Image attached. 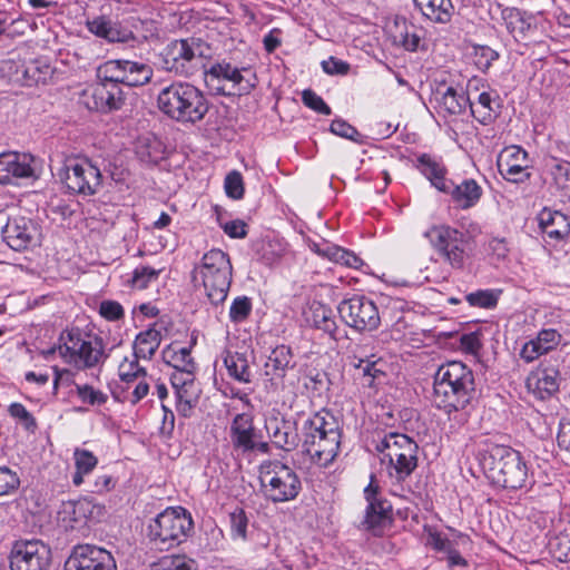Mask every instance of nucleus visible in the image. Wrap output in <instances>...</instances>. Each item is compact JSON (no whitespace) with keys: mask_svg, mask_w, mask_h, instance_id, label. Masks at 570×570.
I'll use <instances>...</instances> for the list:
<instances>
[{"mask_svg":"<svg viewBox=\"0 0 570 570\" xmlns=\"http://www.w3.org/2000/svg\"><path fill=\"white\" fill-rule=\"evenodd\" d=\"M480 396L475 373L466 364L452 361L438 368L433 382V402L448 415L474 407Z\"/></svg>","mask_w":570,"mask_h":570,"instance_id":"f257e3e1","label":"nucleus"},{"mask_svg":"<svg viewBox=\"0 0 570 570\" xmlns=\"http://www.w3.org/2000/svg\"><path fill=\"white\" fill-rule=\"evenodd\" d=\"M485 478L495 487L508 491H529L535 484L533 473L519 451L490 443L478 453Z\"/></svg>","mask_w":570,"mask_h":570,"instance_id":"f03ea898","label":"nucleus"},{"mask_svg":"<svg viewBox=\"0 0 570 570\" xmlns=\"http://www.w3.org/2000/svg\"><path fill=\"white\" fill-rule=\"evenodd\" d=\"M302 451L318 466L327 468L341 450L342 426L327 409L309 414L302 423Z\"/></svg>","mask_w":570,"mask_h":570,"instance_id":"7ed1b4c3","label":"nucleus"},{"mask_svg":"<svg viewBox=\"0 0 570 570\" xmlns=\"http://www.w3.org/2000/svg\"><path fill=\"white\" fill-rule=\"evenodd\" d=\"M157 107L176 122L196 125L208 114L210 102L205 92L195 85L174 81L159 91Z\"/></svg>","mask_w":570,"mask_h":570,"instance_id":"20e7f679","label":"nucleus"},{"mask_svg":"<svg viewBox=\"0 0 570 570\" xmlns=\"http://www.w3.org/2000/svg\"><path fill=\"white\" fill-rule=\"evenodd\" d=\"M194 531V520L183 507H169L151 518L145 529L149 544L168 551L186 542Z\"/></svg>","mask_w":570,"mask_h":570,"instance_id":"39448f33","label":"nucleus"},{"mask_svg":"<svg viewBox=\"0 0 570 570\" xmlns=\"http://www.w3.org/2000/svg\"><path fill=\"white\" fill-rule=\"evenodd\" d=\"M212 57L210 46L202 38L173 40L160 52L161 68L179 77L190 78L205 71Z\"/></svg>","mask_w":570,"mask_h":570,"instance_id":"423d86ee","label":"nucleus"},{"mask_svg":"<svg viewBox=\"0 0 570 570\" xmlns=\"http://www.w3.org/2000/svg\"><path fill=\"white\" fill-rule=\"evenodd\" d=\"M58 351L63 362L77 370L94 368L109 357L104 338L97 334L83 333L79 327L67 328L60 333Z\"/></svg>","mask_w":570,"mask_h":570,"instance_id":"0eeeda50","label":"nucleus"},{"mask_svg":"<svg viewBox=\"0 0 570 570\" xmlns=\"http://www.w3.org/2000/svg\"><path fill=\"white\" fill-rule=\"evenodd\" d=\"M233 279V266L227 253L210 249L204 254L202 263L194 267L191 281L195 285L200 281L208 302L222 305L228 295Z\"/></svg>","mask_w":570,"mask_h":570,"instance_id":"6e6552de","label":"nucleus"},{"mask_svg":"<svg viewBox=\"0 0 570 570\" xmlns=\"http://www.w3.org/2000/svg\"><path fill=\"white\" fill-rule=\"evenodd\" d=\"M375 450L387 460L389 476L396 483L404 482L419 464V445L406 434L389 432L375 443Z\"/></svg>","mask_w":570,"mask_h":570,"instance_id":"1a4fd4ad","label":"nucleus"},{"mask_svg":"<svg viewBox=\"0 0 570 570\" xmlns=\"http://www.w3.org/2000/svg\"><path fill=\"white\" fill-rule=\"evenodd\" d=\"M259 482L265 499L274 504L293 501L303 490L298 473L278 460L261 465Z\"/></svg>","mask_w":570,"mask_h":570,"instance_id":"9d476101","label":"nucleus"},{"mask_svg":"<svg viewBox=\"0 0 570 570\" xmlns=\"http://www.w3.org/2000/svg\"><path fill=\"white\" fill-rule=\"evenodd\" d=\"M439 256L454 269H463L471 249L466 232L449 225H435L424 233Z\"/></svg>","mask_w":570,"mask_h":570,"instance_id":"9b49d317","label":"nucleus"},{"mask_svg":"<svg viewBox=\"0 0 570 570\" xmlns=\"http://www.w3.org/2000/svg\"><path fill=\"white\" fill-rule=\"evenodd\" d=\"M363 493L367 505L361 527L373 535H382L393 521V508L392 503L382 494L375 474H371L370 483Z\"/></svg>","mask_w":570,"mask_h":570,"instance_id":"f8f14e48","label":"nucleus"},{"mask_svg":"<svg viewBox=\"0 0 570 570\" xmlns=\"http://www.w3.org/2000/svg\"><path fill=\"white\" fill-rule=\"evenodd\" d=\"M337 312L341 320L358 333L375 331L381 324L377 306L364 295H353L343 299L337 306Z\"/></svg>","mask_w":570,"mask_h":570,"instance_id":"ddd939ff","label":"nucleus"},{"mask_svg":"<svg viewBox=\"0 0 570 570\" xmlns=\"http://www.w3.org/2000/svg\"><path fill=\"white\" fill-rule=\"evenodd\" d=\"M51 549L38 539H20L12 543L8 560L10 570H49Z\"/></svg>","mask_w":570,"mask_h":570,"instance_id":"4468645a","label":"nucleus"},{"mask_svg":"<svg viewBox=\"0 0 570 570\" xmlns=\"http://www.w3.org/2000/svg\"><path fill=\"white\" fill-rule=\"evenodd\" d=\"M62 183L71 194L91 196L98 193L102 175L99 167L91 160L78 158L66 164Z\"/></svg>","mask_w":570,"mask_h":570,"instance_id":"2eb2a0df","label":"nucleus"},{"mask_svg":"<svg viewBox=\"0 0 570 570\" xmlns=\"http://www.w3.org/2000/svg\"><path fill=\"white\" fill-rule=\"evenodd\" d=\"M3 242L13 250L22 252L40 243L39 224L26 216H10L1 227Z\"/></svg>","mask_w":570,"mask_h":570,"instance_id":"dca6fc26","label":"nucleus"},{"mask_svg":"<svg viewBox=\"0 0 570 570\" xmlns=\"http://www.w3.org/2000/svg\"><path fill=\"white\" fill-rule=\"evenodd\" d=\"M65 570H118L110 551L95 544H77L65 562Z\"/></svg>","mask_w":570,"mask_h":570,"instance_id":"f3484780","label":"nucleus"},{"mask_svg":"<svg viewBox=\"0 0 570 570\" xmlns=\"http://www.w3.org/2000/svg\"><path fill=\"white\" fill-rule=\"evenodd\" d=\"M532 159L527 150L520 146L505 148L498 159L500 175L510 183L522 184L532 176Z\"/></svg>","mask_w":570,"mask_h":570,"instance_id":"a211bd4d","label":"nucleus"},{"mask_svg":"<svg viewBox=\"0 0 570 570\" xmlns=\"http://www.w3.org/2000/svg\"><path fill=\"white\" fill-rule=\"evenodd\" d=\"M559 358L551 357L542 361L539 366L530 373L527 379V386L540 400H547L559 391L560 371Z\"/></svg>","mask_w":570,"mask_h":570,"instance_id":"6ab92c4d","label":"nucleus"},{"mask_svg":"<svg viewBox=\"0 0 570 570\" xmlns=\"http://www.w3.org/2000/svg\"><path fill=\"white\" fill-rule=\"evenodd\" d=\"M33 160L29 154H0V184L18 186L21 180H35L37 175L32 166Z\"/></svg>","mask_w":570,"mask_h":570,"instance_id":"aec40b11","label":"nucleus"},{"mask_svg":"<svg viewBox=\"0 0 570 570\" xmlns=\"http://www.w3.org/2000/svg\"><path fill=\"white\" fill-rule=\"evenodd\" d=\"M243 72H249L248 68H237L232 66L230 62L223 60L205 68L204 76L207 83L214 80H227L233 83V88L237 87L239 95L249 94L257 85V77L252 73L249 78L245 77Z\"/></svg>","mask_w":570,"mask_h":570,"instance_id":"412c9836","label":"nucleus"},{"mask_svg":"<svg viewBox=\"0 0 570 570\" xmlns=\"http://www.w3.org/2000/svg\"><path fill=\"white\" fill-rule=\"evenodd\" d=\"M296 366L295 355L291 346L276 345L271 350L265 363L264 375L273 385L282 384L287 372Z\"/></svg>","mask_w":570,"mask_h":570,"instance_id":"4be33fe9","label":"nucleus"},{"mask_svg":"<svg viewBox=\"0 0 570 570\" xmlns=\"http://www.w3.org/2000/svg\"><path fill=\"white\" fill-rule=\"evenodd\" d=\"M266 430L278 449L291 452L302 444V433L297 432L295 420L272 417L266 422Z\"/></svg>","mask_w":570,"mask_h":570,"instance_id":"5701e85b","label":"nucleus"},{"mask_svg":"<svg viewBox=\"0 0 570 570\" xmlns=\"http://www.w3.org/2000/svg\"><path fill=\"white\" fill-rule=\"evenodd\" d=\"M442 193L451 196L456 208L466 210L478 205L483 189L473 178H465L459 183L450 179Z\"/></svg>","mask_w":570,"mask_h":570,"instance_id":"b1692460","label":"nucleus"},{"mask_svg":"<svg viewBox=\"0 0 570 570\" xmlns=\"http://www.w3.org/2000/svg\"><path fill=\"white\" fill-rule=\"evenodd\" d=\"M92 106L90 108L98 112L109 114L121 109L125 105L126 95L117 85L99 81L92 88Z\"/></svg>","mask_w":570,"mask_h":570,"instance_id":"393cba45","label":"nucleus"},{"mask_svg":"<svg viewBox=\"0 0 570 570\" xmlns=\"http://www.w3.org/2000/svg\"><path fill=\"white\" fill-rule=\"evenodd\" d=\"M561 334L553 328L541 330L537 337L527 342L521 348L520 356L527 362L531 363L543 354H548L554 350L561 342Z\"/></svg>","mask_w":570,"mask_h":570,"instance_id":"a878e982","label":"nucleus"},{"mask_svg":"<svg viewBox=\"0 0 570 570\" xmlns=\"http://www.w3.org/2000/svg\"><path fill=\"white\" fill-rule=\"evenodd\" d=\"M394 42L402 46L406 51L415 52L426 50L425 30L405 18L395 20Z\"/></svg>","mask_w":570,"mask_h":570,"instance_id":"bb28decb","label":"nucleus"},{"mask_svg":"<svg viewBox=\"0 0 570 570\" xmlns=\"http://www.w3.org/2000/svg\"><path fill=\"white\" fill-rule=\"evenodd\" d=\"M257 433L253 417L246 413L235 415L230 424V440L235 450L244 453L254 451V439Z\"/></svg>","mask_w":570,"mask_h":570,"instance_id":"cd10ccee","label":"nucleus"},{"mask_svg":"<svg viewBox=\"0 0 570 570\" xmlns=\"http://www.w3.org/2000/svg\"><path fill=\"white\" fill-rule=\"evenodd\" d=\"M413 3L423 19L434 24L450 23L455 13L452 0H413Z\"/></svg>","mask_w":570,"mask_h":570,"instance_id":"c85d7f7f","label":"nucleus"},{"mask_svg":"<svg viewBox=\"0 0 570 570\" xmlns=\"http://www.w3.org/2000/svg\"><path fill=\"white\" fill-rule=\"evenodd\" d=\"M87 27L91 33L109 42H127L135 38L131 30L104 16L88 21Z\"/></svg>","mask_w":570,"mask_h":570,"instance_id":"c756f323","label":"nucleus"},{"mask_svg":"<svg viewBox=\"0 0 570 570\" xmlns=\"http://www.w3.org/2000/svg\"><path fill=\"white\" fill-rule=\"evenodd\" d=\"M305 321L311 327L322 331L335 341L338 340V326L334 313L325 304L313 302L305 312Z\"/></svg>","mask_w":570,"mask_h":570,"instance_id":"7c9ffc66","label":"nucleus"},{"mask_svg":"<svg viewBox=\"0 0 570 570\" xmlns=\"http://www.w3.org/2000/svg\"><path fill=\"white\" fill-rule=\"evenodd\" d=\"M539 227L549 238L560 240L570 234L569 217L559 210L544 207L538 214Z\"/></svg>","mask_w":570,"mask_h":570,"instance_id":"2f4dec72","label":"nucleus"},{"mask_svg":"<svg viewBox=\"0 0 570 570\" xmlns=\"http://www.w3.org/2000/svg\"><path fill=\"white\" fill-rule=\"evenodd\" d=\"M434 99L440 110L454 116L463 114L470 102V98L464 91H458L454 87L445 83L438 86Z\"/></svg>","mask_w":570,"mask_h":570,"instance_id":"473e14b6","label":"nucleus"},{"mask_svg":"<svg viewBox=\"0 0 570 570\" xmlns=\"http://www.w3.org/2000/svg\"><path fill=\"white\" fill-rule=\"evenodd\" d=\"M222 358L229 377L242 384L253 382L254 373L246 353L225 348Z\"/></svg>","mask_w":570,"mask_h":570,"instance_id":"72a5a7b5","label":"nucleus"},{"mask_svg":"<svg viewBox=\"0 0 570 570\" xmlns=\"http://www.w3.org/2000/svg\"><path fill=\"white\" fill-rule=\"evenodd\" d=\"M500 98L498 95L494 97L489 92H481L478 97L476 104L469 102L470 111L473 118L482 125H490L495 120L500 112Z\"/></svg>","mask_w":570,"mask_h":570,"instance_id":"f704fd0d","label":"nucleus"},{"mask_svg":"<svg viewBox=\"0 0 570 570\" xmlns=\"http://www.w3.org/2000/svg\"><path fill=\"white\" fill-rule=\"evenodd\" d=\"M286 252L285 244L279 239H262L255 244L254 254L257 262L267 267H274Z\"/></svg>","mask_w":570,"mask_h":570,"instance_id":"c9c22d12","label":"nucleus"},{"mask_svg":"<svg viewBox=\"0 0 570 570\" xmlns=\"http://www.w3.org/2000/svg\"><path fill=\"white\" fill-rule=\"evenodd\" d=\"M373 357L374 355L371 357H353L354 362L352 364L364 387H374L376 380L385 376L384 370L380 366L381 362L379 360H373Z\"/></svg>","mask_w":570,"mask_h":570,"instance_id":"e433bc0d","label":"nucleus"},{"mask_svg":"<svg viewBox=\"0 0 570 570\" xmlns=\"http://www.w3.org/2000/svg\"><path fill=\"white\" fill-rule=\"evenodd\" d=\"M124 70L125 86L140 87L148 83L153 77V68L145 62L120 59Z\"/></svg>","mask_w":570,"mask_h":570,"instance_id":"4c0bfd02","label":"nucleus"},{"mask_svg":"<svg viewBox=\"0 0 570 570\" xmlns=\"http://www.w3.org/2000/svg\"><path fill=\"white\" fill-rule=\"evenodd\" d=\"M106 514V508L91 497H85L73 503L72 515L76 522H99Z\"/></svg>","mask_w":570,"mask_h":570,"instance_id":"58836bf2","label":"nucleus"},{"mask_svg":"<svg viewBox=\"0 0 570 570\" xmlns=\"http://www.w3.org/2000/svg\"><path fill=\"white\" fill-rule=\"evenodd\" d=\"M501 17L507 30L512 35L515 41L525 39L531 29V22L524 17L521 10L508 7L501 11Z\"/></svg>","mask_w":570,"mask_h":570,"instance_id":"ea45409f","label":"nucleus"},{"mask_svg":"<svg viewBox=\"0 0 570 570\" xmlns=\"http://www.w3.org/2000/svg\"><path fill=\"white\" fill-rule=\"evenodd\" d=\"M161 342L160 331L156 324L140 332L135 340V356L151 360Z\"/></svg>","mask_w":570,"mask_h":570,"instance_id":"a19ab883","label":"nucleus"},{"mask_svg":"<svg viewBox=\"0 0 570 570\" xmlns=\"http://www.w3.org/2000/svg\"><path fill=\"white\" fill-rule=\"evenodd\" d=\"M417 163L422 167V174L431 181L432 186L442 193L450 180L445 177L446 168L429 154L420 155Z\"/></svg>","mask_w":570,"mask_h":570,"instance_id":"79ce46f5","label":"nucleus"},{"mask_svg":"<svg viewBox=\"0 0 570 570\" xmlns=\"http://www.w3.org/2000/svg\"><path fill=\"white\" fill-rule=\"evenodd\" d=\"M73 461L76 471L72 474V484L80 487L85 482V476L89 475L98 465V458L89 450L76 448Z\"/></svg>","mask_w":570,"mask_h":570,"instance_id":"37998d69","label":"nucleus"},{"mask_svg":"<svg viewBox=\"0 0 570 570\" xmlns=\"http://www.w3.org/2000/svg\"><path fill=\"white\" fill-rule=\"evenodd\" d=\"M53 69L43 59H35L28 62L23 69V79L27 86L47 83L51 79Z\"/></svg>","mask_w":570,"mask_h":570,"instance_id":"c03bdc74","label":"nucleus"},{"mask_svg":"<svg viewBox=\"0 0 570 570\" xmlns=\"http://www.w3.org/2000/svg\"><path fill=\"white\" fill-rule=\"evenodd\" d=\"M161 356L174 370H196V363L190 355L189 347L175 350L171 345H168L163 350Z\"/></svg>","mask_w":570,"mask_h":570,"instance_id":"a18cd8bd","label":"nucleus"},{"mask_svg":"<svg viewBox=\"0 0 570 570\" xmlns=\"http://www.w3.org/2000/svg\"><path fill=\"white\" fill-rule=\"evenodd\" d=\"M176 411L185 419L191 417L199 401V391L195 387L175 390Z\"/></svg>","mask_w":570,"mask_h":570,"instance_id":"49530a36","label":"nucleus"},{"mask_svg":"<svg viewBox=\"0 0 570 570\" xmlns=\"http://www.w3.org/2000/svg\"><path fill=\"white\" fill-rule=\"evenodd\" d=\"M548 549L559 562L570 561V529H566L549 540Z\"/></svg>","mask_w":570,"mask_h":570,"instance_id":"de8ad7c7","label":"nucleus"},{"mask_svg":"<svg viewBox=\"0 0 570 570\" xmlns=\"http://www.w3.org/2000/svg\"><path fill=\"white\" fill-rule=\"evenodd\" d=\"M500 289H478L465 295V301L472 307L492 309L498 305Z\"/></svg>","mask_w":570,"mask_h":570,"instance_id":"09e8293b","label":"nucleus"},{"mask_svg":"<svg viewBox=\"0 0 570 570\" xmlns=\"http://www.w3.org/2000/svg\"><path fill=\"white\" fill-rule=\"evenodd\" d=\"M151 570H197V563L186 556H165L151 564Z\"/></svg>","mask_w":570,"mask_h":570,"instance_id":"8fccbe9b","label":"nucleus"},{"mask_svg":"<svg viewBox=\"0 0 570 570\" xmlns=\"http://www.w3.org/2000/svg\"><path fill=\"white\" fill-rule=\"evenodd\" d=\"M328 374L324 371L311 370L305 375L304 387L313 395L321 396L330 390Z\"/></svg>","mask_w":570,"mask_h":570,"instance_id":"3c124183","label":"nucleus"},{"mask_svg":"<svg viewBox=\"0 0 570 570\" xmlns=\"http://www.w3.org/2000/svg\"><path fill=\"white\" fill-rule=\"evenodd\" d=\"M8 412L27 432L35 433L37 431V420L23 404L12 403L9 405Z\"/></svg>","mask_w":570,"mask_h":570,"instance_id":"603ef678","label":"nucleus"},{"mask_svg":"<svg viewBox=\"0 0 570 570\" xmlns=\"http://www.w3.org/2000/svg\"><path fill=\"white\" fill-rule=\"evenodd\" d=\"M248 517L243 508H235L229 513L230 535L234 540H247Z\"/></svg>","mask_w":570,"mask_h":570,"instance_id":"864d4df0","label":"nucleus"},{"mask_svg":"<svg viewBox=\"0 0 570 570\" xmlns=\"http://www.w3.org/2000/svg\"><path fill=\"white\" fill-rule=\"evenodd\" d=\"M139 159L149 165H157L161 157V144L156 140H139L137 145Z\"/></svg>","mask_w":570,"mask_h":570,"instance_id":"5fc2aeb1","label":"nucleus"},{"mask_svg":"<svg viewBox=\"0 0 570 570\" xmlns=\"http://www.w3.org/2000/svg\"><path fill=\"white\" fill-rule=\"evenodd\" d=\"M160 269H155L149 266H138L134 269L128 283L132 288L145 289L150 283L158 279Z\"/></svg>","mask_w":570,"mask_h":570,"instance_id":"6e6d98bb","label":"nucleus"},{"mask_svg":"<svg viewBox=\"0 0 570 570\" xmlns=\"http://www.w3.org/2000/svg\"><path fill=\"white\" fill-rule=\"evenodd\" d=\"M122 77L124 70L120 59L108 60L99 69V78L102 82L120 87V85H125V80L121 79Z\"/></svg>","mask_w":570,"mask_h":570,"instance_id":"4d7b16f0","label":"nucleus"},{"mask_svg":"<svg viewBox=\"0 0 570 570\" xmlns=\"http://www.w3.org/2000/svg\"><path fill=\"white\" fill-rule=\"evenodd\" d=\"M330 131L338 137L360 145L364 142V136L354 126L342 118H335L332 120Z\"/></svg>","mask_w":570,"mask_h":570,"instance_id":"13d9d810","label":"nucleus"},{"mask_svg":"<svg viewBox=\"0 0 570 570\" xmlns=\"http://www.w3.org/2000/svg\"><path fill=\"white\" fill-rule=\"evenodd\" d=\"M487 252L493 264L505 263L510 254L509 243L504 237H491L487 245Z\"/></svg>","mask_w":570,"mask_h":570,"instance_id":"bf43d9fd","label":"nucleus"},{"mask_svg":"<svg viewBox=\"0 0 570 570\" xmlns=\"http://www.w3.org/2000/svg\"><path fill=\"white\" fill-rule=\"evenodd\" d=\"M252 301L247 296H237L229 307V320L234 324L245 322L252 313Z\"/></svg>","mask_w":570,"mask_h":570,"instance_id":"052dcab7","label":"nucleus"},{"mask_svg":"<svg viewBox=\"0 0 570 570\" xmlns=\"http://www.w3.org/2000/svg\"><path fill=\"white\" fill-rule=\"evenodd\" d=\"M78 397L82 403L88 405H102L107 402L108 396L100 390L94 389L89 384H75Z\"/></svg>","mask_w":570,"mask_h":570,"instance_id":"680f3d73","label":"nucleus"},{"mask_svg":"<svg viewBox=\"0 0 570 570\" xmlns=\"http://www.w3.org/2000/svg\"><path fill=\"white\" fill-rule=\"evenodd\" d=\"M226 195L235 200L242 199L244 197L245 188L243 176L237 170H232L225 177L224 183Z\"/></svg>","mask_w":570,"mask_h":570,"instance_id":"e2e57ef3","label":"nucleus"},{"mask_svg":"<svg viewBox=\"0 0 570 570\" xmlns=\"http://www.w3.org/2000/svg\"><path fill=\"white\" fill-rule=\"evenodd\" d=\"M20 485L18 473L6 465L0 466V497L12 494Z\"/></svg>","mask_w":570,"mask_h":570,"instance_id":"0e129e2a","label":"nucleus"},{"mask_svg":"<svg viewBox=\"0 0 570 570\" xmlns=\"http://www.w3.org/2000/svg\"><path fill=\"white\" fill-rule=\"evenodd\" d=\"M498 59L499 52L489 46H478L474 48V65L483 72L488 71L493 61Z\"/></svg>","mask_w":570,"mask_h":570,"instance_id":"69168bd1","label":"nucleus"},{"mask_svg":"<svg viewBox=\"0 0 570 570\" xmlns=\"http://www.w3.org/2000/svg\"><path fill=\"white\" fill-rule=\"evenodd\" d=\"M303 104L314 110L317 114L328 116L332 114L331 107L324 101V99L312 89H305L302 92Z\"/></svg>","mask_w":570,"mask_h":570,"instance_id":"338daca9","label":"nucleus"},{"mask_svg":"<svg viewBox=\"0 0 570 570\" xmlns=\"http://www.w3.org/2000/svg\"><path fill=\"white\" fill-rule=\"evenodd\" d=\"M99 314L109 322H117L125 317V309L119 302L105 299L99 305Z\"/></svg>","mask_w":570,"mask_h":570,"instance_id":"774afa93","label":"nucleus"}]
</instances>
